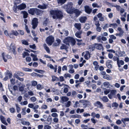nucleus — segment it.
Segmentation results:
<instances>
[{"label": "nucleus", "instance_id": "nucleus-1", "mask_svg": "<svg viewBox=\"0 0 129 129\" xmlns=\"http://www.w3.org/2000/svg\"><path fill=\"white\" fill-rule=\"evenodd\" d=\"M50 13L51 15H52V17L54 19H61L63 17L62 11L58 9L51 10Z\"/></svg>", "mask_w": 129, "mask_h": 129}, {"label": "nucleus", "instance_id": "nucleus-2", "mask_svg": "<svg viewBox=\"0 0 129 129\" xmlns=\"http://www.w3.org/2000/svg\"><path fill=\"white\" fill-rule=\"evenodd\" d=\"M63 42L66 45H70V43L72 46H74L76 44L75 39L72 37H68L65 38L63 40Z\"/></svg>", "mask_w": 129, "mask_h": 129}, {"label": "nucleus", "instance_id": "nucleus-3", "mask_svg": "<svg viewBox=\"0 0 129 129\" xmlns=\"http://www.w3.org/2000/svg\"><path fill=\"white\" fill-rule=\"evenodd\" d=\"M73 4L72 2H69L66 4H65L63 7L66 10V12L69 14H71L74 8H73Z\"/></svg>", "mask_w": 129, "mask_h": 129}, {"label": "nucleus", "instance_id": "nucleus-4", "mask_svg": "<svg viewBox=\"0 0 129 129\" xmlns=\"http://www.w3.org/2000/svg\"><path fill=\"white\" fill-rule=\"evenodd\" d=\"M41 11L36 8H30L28 10V12L30 14L33 15L36 14L37 15H39L40 14Z\"/></svg>", "mask_w": 129, "mask_h": 129}, {"label": "nucleus", "instance_id": "nucleus-5", "mask_svg": "<svg viewBox=\"0 0 129 129\" xmlns=\"http://www.w3.org/2000/svg\"><path fill=\"white\" fill-rule=\"evenodd\" d=\"M110 93L109 94L108 96L110 99H112L113 98H117L116 94L117 93V91L115 89L110 90Z\"/></svg>", "mask_w": 129, "mask_h": 129}, {"label": "nucleus", "instance_id": "nucleus-6", "mask_svg": "<svg viewBox=\"0 0 129 129\" xmlns=\"http://www.w3.org/2000/svg\"><path fill=\"white\" fill-rule=\"evenodd\" d=\"M54 40V38L53 36L51 35L49 36L47 38L46 41L48 45L50 46L53 42Z\"/></svg>", "mask_w": 129, "mask_h": 129}, {"label": "nucleus", "instance_id": "nucleus-7", "mask_svg": "<svg viewBox=\"0 0 129 129\" xmlns=\"http://www.w3.org/2000/svg\"><path fill=\"white\" fill-rule=\"evenodd\" d=\"M81 13L82 12L80 10H79V9L74 8L72 12L70 14H73V13H74L75 17H77L80 15Z\"/></svg>", "mask_w": 129, "mask_h": 129}, {"label": "nucleus", "instance_id": "nucleus-8", "mask_svg": "<svg viewBox=\"0 0 129 129\" xmlns=\"http://www.w3.org/2000/svg\"><path fill=\"white\" fill-rule=\"evenodd\" d=\"M38 23V19L36 18H34L32 21V28L35 29L37 26Z\"/></svg>", "mask_w": 129, "mask_h": 129}, {"label": "nucleus", "instance_id": "nucleus-9", "mask_svg": "<svg viewBox=\"0 0 129 129\" xmlns=\"http://www.w3.org/2000/svg\"><path fill=\"white\" fill-rule=\"evenodd\" d=\"M5 76L3 79L4 81H6L8 79V76L10 78H11L12 77V73H10V71L9 70L7 71L5 73Z\"/></svg>", "mask_w": 129, "mask_h": 129}, {"label": "nucleus", "instance_id": "nucleus-10", "mask_svg": "<svg viewBox=\"0 0 129 129\" xmlns=\"http://www.w3.org/2000/svg\"><path fill=\"white\" fill-rule=\"evenodd\" d=\"M9 47L10 48L9 49V50L10 51H12L14 54H16L15 49L16 47L15 45L13 44V43H12L10 44V46Z\"/></svg>", "mask_w": 129, "mask_h": 129}, {"label": "nucleus", "instance_id": "nucleus-11", "mask_svg": "<svg viewBox=\"0 0 129 129\" xmlns=\"http://www.w3.org/2000/svg\"><path fill=\"white\" fill-rule=\"evenodd\" d=\"M19 35V33L17 31L12 30L11 31V33L10 34V37L11 38H14L13 35L17 36Z\"/></svg>", "mask_w": 129, "mask_h": 129}, {"label": "nucleus", "instance_id": "nucleus-12", "mask_svg": "<svg viewBox=\"0 0 129 129\" xmlns=\"http://www.w3.org/2000/svg\"><path fill=\"white\" fill-rule=\"evenodd\" d=\"M84 9L85 12L88 14H90L92 11V9L90 8L89 6L87 5L84 6Z\"/></svg>", "mask_w": 129, "mask_h": 129}, {"label": "nucleus", "instance_id": "nucleus-13", "mask_svg": "<svg viewBox=\"0 0 129 129\" xmlns=\"http://www.w3.org/2000/svg\"><path fill=\"white\" fill-rule=\"evenodd\" d=\"M112 63V60H108L106 62V65L107 67L109 69H111L112 67L111 64Z\"/></svg>", "mask_w": 129, "mask_h": 129}, {"label": "nucleus", "instance_id": "nucleus-14", "mask_svg": "<svg viewBox=\"0 0 129 129\" xmlns=\"http://www.w3.org/2000/svg\"><path fill=\"white\" fill-rule=\"evenodd\" d=\"M26 8V5L23 3L18 6V9L20 10L24 9Z\"/></svg>", "mask_w": 129, "mask_h": 129}, {"label": "nucleus", "instance_id": "nucleus-15", "mask_svg": "<svg viewBox=\"0 0 129 129\" xmlns=\"http://www.w3.org/2000/svg\"><path fill=\"white\" fill-rule=\"evenodd\" d=\"M82 33V31L80 30L79 31H77L75 34V36L77 38H81L82 37L81 34Z\"/></svg>", "mask_w": 129, "mask_h": 129}, {"label": "nucleus", "instance_id": "nucleus-16", "mask_svg": "<svg viewBox=\"0 0 129 129\" xmlns=\"http://www.w3.org/2000/svg\"><path fill=\"white\" fill-rule=\"evenodd\" d=\"M0 120L2 123L6 125H7L8 123H7L4 117L3 116H1L0 117Z\"/></svg>", "mask_w": 129, "mask_h": 129}, {"label": "nucleus", "instance_id": "nucleus-17", "mask_svg": "<svg viewBox=\"0 0 129 129\" xmlns=\"http://www.w3.org/2000/svg\"><path fill=\"white\" fill-rule=\"evenodd\" d=\"M97 44V43H95L93 44L90 45L89 47V49L91 51H93L95 49Z\"/></svg>", "mask_w": 129, "mask_h": 129}, {"label": "nucleus", "instance_id": "nucleus-18", "mask_svg": "<svg viewBox=\"0 0 129 129\" xmlns=\"http://www.w3.org/2000/svg\"><path fill=\"white\" fill-rule=\"evenodd\" d=\"M94 105L95 106H98V105L99 106V107L101 108H103V104L100 101H97L94 104Z\"/></svg>", "mask_w": 129, "mask_h": 129}, {"label": "nucleus", "instance_id": "nucleus-19", "mask_svg": "<svg viewBox=\"0 0 129 129\" xmlns=\"http://www.w3.org/2000/svg\"><path fill=\"white\" fill-rule=\"evenodd\" d=\"M87 18L86 16H82L81 17L79 18V21L80 22L82 23H85Z\"/></svg>", "mask_w": 129, "mask_h": 129}, {"label": "nucleus", "instance_id": "nucleus-20", "mask_svg": "<svg viewBox=\"0 0 129 129\" xmlns=\"http://www.w3.org/2000/svg\"><path fill=\"white\" fill-rule=\"evenodd\" d=\"M47 5L43 3V5H39L38 6V7L42 9H46L47 8Z\"/></svg>", "mask_w": 129, "mask_h": 129}, {"label": "nucleus", "instance_id": "nucleus-21", "mask_svg": "<svg viewBox=\"0 0 129 129\" xmlns=\"http://www.w3.org/2000/svg\"><path fill=\"white\" fill-rule=\"evenodd\" d=\"M102 14L100 13H99L97 15L98 18H99V20L101 21H103L104 20V18L102 17Z\"/></svg>", "mask_w": 129, "mask_h": 129}, {"label": "nucleus", "instance_id": "nucleus-22", "mask_svg": "<svg viewBox=\"0 0 129 129\" xmlns=\"http://www.w3.org/2000/svg\"><path fill=\"white\" fill-rule=\"evenodd\" d=\"M74 26L78 30H80L81 29V24L80 23H75Z\"/></svg>", "mask_w": 129, "mask_h": 129}, {"label": "nucleus", "instance_id": "nucleus-23", "mask_svg": "<svg viewBox=\"0 0 129 129\" xmlns=\"http://www.w3.org/2000/svg\"><path fill=\"white\" fill-rule=\"evenodd\" d=\"M44 49L48 53H50V50L49 47L47 46L46 44L45 43L43 45Z\"/></svg>", "mask_w": 129, "mask_h": 129}, {"label": "nucleus", "instance_id": "nucleus-24", "mask_svg": "<svg viewBox=\"0 0 129 129\" xmlns=\"http://www.w3.org/2000/svg\"><path fill=\"white\" fill-rule=\"evenodd\" d=\"M52 79L51 80L53 82L54 81H59V79L57 77L53 75L52 76Z\"/></svg>", "mask_w": 129, "mask_h": 129}, {"label": "nucleus", "instance_id": "nucleus-25", "mask_svg": "<svg viewBox=\"0 0 129 129\" xmlns=\"http://www.w3.org/2000/svg\"><path fill=\"white\" fill-rule=\"evenodd\" d=\"M21 121V123L23 125H27L28 126H29L30 125V123L29 122H27L25 121L24 120H23L22 119H20Z\"/></svg>", "mask_w": 129, "mask_h": 129}, {"label": "nucleus", "instance_id": "nucleus-26", "mask_svg": "<svg viewBox=\"0 0 129 129\" xmlns=\"http://www.w3.org/2000/svg\"><path fill=\"white\" fill-rule=\"evenodd\" d=\"M76 40L78 42L77 44L78 46H80L81 45H83V44L84 45L85 44L82 43L81 42H82V40H79L77 39H76Z\"/></svg>", "mask_w": 129, "mask_h": 129}, {"label": "nucleus", "instance_id": "nucleus-27", "mask_svg": "<svg viewBox=\"0 0 129 129\" xmlns=\"http://www.w3.org/2000/svg\"><path fill=\"white\" fill-rule=\"evenodd\" d=\"M17 75L18 76H23L24 75V74L21 72H18L16 73H15L14 74V77H15V75Z\"/></svg>", "mask_w": 129, "mask_h": 129}, {"label": "nucleus", "instance_id": "nucleus-28", "mask_svg": "<svg viewBox=\"0 0 129 129\" xmlns=\"http://www.w3.org/2000/svg\"><path fill=\"white\" fill-rule=\"evenodd\" d=\"M47 121L48 122L49 124H50L51 123L52 121V118L50 115L48 116L47 118Z\"/></svg>", "mask_w": 129, "mask_h": 129}, {"label": "nucleus", "instance_id": "nucleus-29", "mask_svg": "<svg viewBox=\"0 0 129 129\" xmlns=\"http://www.w3.org/2000/svg\"><path fill=\"white\" fill-rule=\"evenodd\" d=\"M30 56L33 57V60L34 61H36L38 60V59L37 57V55H34L33 53H31Z\"/></svg>", "mask_w": 129, "mask_h": 129}, {"label": "nucleus", "instance_id": "nucleus-30", "mask_svg": "<svg viewBox=\"0 0 129 129\" xmlns=\"http://www.w3.org/2000/svg\"><path fill=\"white\" fill-rule=\"evenodd\" d=\"M21 13L23 14V18H26L27 17L28 14L26 11H22L21 12Z\"/></svg>", "mask_w": 129, "mask_h": 129}, {"label": "nucleus", "instance_id": "nucleus-31", "mask_svg": "<svg viewBox=\"0 0 129 129\" xmlns=\"http://www.w3.org/2000/svg\"><path fill=\"white\" fill-rule=\"evenodd\" d=\"M97 46H95L96 48L98 50H101L103 48L102 45L101 44H98L96 45Z\"/></svg>", "mask_w": 129, "mask_h": 129}, {"label": "nucleus", "instance_id": "nucleus-32", "mask_svg": "<svg viewBox=\"0 0 129 129\" xmlns=\"http://www.w3.org/2000/svg\"><path fill=\"white\" fill-rule=\"evenodd\" d=\"M101 99L103 102H107L109 101L108 99L106 96H104Z\"/></svg>", "mask_w": 129, "mask_h": 129}, {"label": "nucleus", "instance_id": "nucleus-33", "mask_svg": "<svg viewBox=\"0 0 129 129\" xmlns=\"http://www.w3.org/2000/svg\"><path fill=\"white\" fill-rule=\"evenodd\" d=\"M69 100V98L66 96H62L61 98V100L63 102H66L68 101Z\"/></svg>", "mask_w": 129, "mask_h": 129}, {"label": "nucleus", "instance_id": "nucleus-34", "mask_svg": "<svg viewBox=\"0 0 129 129\" xmlns=\"http://www.w3.org/2000/svg\"><path fill=\"white\" fill-rule=\"evenodd\" d=\"M124 64V61L122 60H120L118 61V64L119 65L117 64L119 68H120L121 66L120 65H123Z\"/></svg>", "mask_w": 129, "mask_h": 129}, {"label": "nucleus", "instance_id": "nucleus-35", "mask_svg": "<svg viewBox=\"0 0 129 129\" xmlns=\"http://www.w3.org/2000/svg\"><path fill=\"white\" fill-rule=\"evenodd\" d=\"M34 70L36 72L40 73L41 74H43L45 72V71L43 70H38L37 69H35Z\"/></svg>", "mask_w": 129, "mask_h": 129}, {"label": "nucleus", "instance_id": "nucleus-36", "mask_svg": "<svg viewBox=\"0 0 129 129\" xmlns=\"http://www.w3.org/2000/svg\"><path fill=\"white\" fill-rule=\"evenodd\" d=\"M67 0H57L58 3L61 5L64 4L66 2Z\"/></svg>", "mask_w": 129, "mask_h": 129}, {"label": "nucleus", "instance_id": "nucleus-37", "mask_svg": "<svg viewBox=\"0 0 129 129\" xmlns=\"http://www.w3.org/2000/svg\"><path fill=\"white\" fill-rule=\"evenodd\" d=\"M119 56L120 57L123 56H124V55L125 54V51H119L118 53Z\"/></svg>", "mask_w": 129, "mask_h": 129}, {"label": "nucleus", "instance_id": "nucleus-38", "mask_svg": "<svg viewBox=\"0 0 129 129\" xmlns=\"http://www.w3.org/2000/svg\"><path fill=\"white\" fill-rule=\"evenodd\" d=\"M103 78L108 80H111L110 76L107 74H106V75L103 76Z\"/></svg>", "mask_w": 129, "mask_h": 129}, {"label": "nucleus", "instance_id": "nucleus-39", "mask_svg": "<svg viewBox=\"0 0 129 129\" xmlns=\"http://www.w3.org/2000/svg\"><path fill=\"white\" fill-rule=\"evenodd\" d=\"M90 54L89 51H86V53L84 56V57L86 59L88 60V56Z\"/></svg>", "mask_w": 129, "mask_h": 129}, {"label": "nucleus", "instance_id": "nucleus-40", "mask_svg": "<svg viewBox=\"0 0 129 129\" xmlns=\"http://www.w3.org/2000/svg\"><path fill=\"white\" fill-rule=\"evenodd\" d=\"M113 60L114 61H117V64L119 65L118 64V61L119 60V58L118 57H117L116 56H114L113 57Z\"/></svg>", "mask_w": 129, "mask_h": 129}, {"label": "nucleus", "instance_id": "nucleus-41", "mask_svg": "<svg viewBox=\"0 0 129 129\" xmlns=\"http://www.w3.org/2000/svg\"><path fill=\"white\" fill-rule=\"evenodd\" d=\"M68 48L67 47L66 45L63 44L62 46H61L60 47V49L62 50L64 49L66 50Z\"/></svg>", "mask_w": 129, "mask_h": 129}, {"label": "nucleus", "instance_id": "nucleus-42", "mask_svg": "<svg viewBox=\"0 0 129 129\" xmlns=\"http://www.w3.org/2000/svg\"><path fill=\"white\" fill-rule=\"evenodd\" d=\"M26 107H25L22 109V111L21 112V114L22 115H25L26 114Z\"/></svg>", "mask_w": 129, "mask_h": 129}, {"label": "nucleus", "instance_id": "nucleus-43", "mask_svg": "<svg viewBox=\"0 0 129 129\" xmlns=\"http://www.w3.org/2000/svg\"><path fill=\"white\" fill-rule=\"evenodd\" d=\"M103 84V85L107 88H109V86L110 85V83L108 82H104Z\"/></svg>", "mask_w": 129, "mask_h": 129}, {"label": "nucleus", "instance_id": "nucleus-44", "mask_svg": "<svg viewBox=\"0 0 129 129\" xmlns=\"http://www.w3.org/2000/svg\"><path fill=\"white\" fill-rule=\"evenodd\" d=\"M22 55V57L23 58H24L26 56H29V54L28 52L25 51L24 52Z\"/></svg>", "mask_w": 129, "mask_h": 129}, {"label": "nucleus", "instance_id": "nucleus-45", "mask_svg": "<svg viewBox=\"0 0 129 129\" xmlns=\"http://www.w3.org/2000/svg\"><path fill=\"white\" fill-rule=\"evenodd\" d=\"M121 120L122 122L124 124H125V122L129 121V118H123L121 119Z\"/></svg>", "mask_w": 129, "mask_h": 129}, {"label": "nucleus", "instance_id": "nucleus-46", "mask_svg": "<svg viewBox=\"0 0 129 129\" xmlns=\"http://www.w3.org/2000/svg\"><path fill=\"white\" fill-rule=\"evenodd\" d=\"M15 106L16 108L17 112L18 113L20 111V107L18 106L17 104H16Z\"/></svg>", "mask_w": 129, "mask_h": 129}, {"label": "nucleus", "instance_id": "nucleus-47", "mask_svg": "<svg viewBox=\"0 0 129 129\" xmlns=\"http://www.w3.org/2000/svg\"><path fill=\"white\" fill-rule=\"evenodd\" d=\"M14 5L13 7V10L15 13L17 12V9L18 8V6L16 5Z\"/></svg>", "mask_w": 129, "mask_h": 129}, {"label": "nucleus", "instance_id": "nucleus-48", "mask_svg": "<svg viewBox=\"0 0 129 129\" xmlns=\"http://www.w3.org/2000/svg\"><path fill=\"white\" fill-rule=\"evenodd\" d=\"M22 69L24 71L26 72H31L32 71L31 69L28 68H23Z\"/></svg>", "mask_w": 129, "mask_h": 129}, {"label": "nucleus", "instance_id": "nucleus-49", "mask_svg": "<svg viewBox=\"0 0 129 129\" xmlns=\"http://www.w3.org/2000/svg\"><path fill=\"white\" fill-rule=\"evenodd\" d=\"M10 112L11 113H14L15 112V109L14 108L12 107L9 109Z\"/></svg>", "mask_w": 129, "mask_h": 129}, {"label": "nucleus", "instance_id": "nucleus-50", "mask_svg": "<svg viewBox=\"0 0 129 129\" xmlns=\"http://www.w3.org/2000/svg\"><path fill=\"white\" fill-rule=\"evenodd\" d=\"M48 23V20L47 18H46V19L44 21L43 25L46 26L47 25Z\"/></svg>", "mask_w": 129, "mask_h": 129}, {"label": "nucleus", "instance_id": "nucleus-51", "mask_svg": "<svg viewBox=\"0 0 129 129\" xmlns=\"http://www.w3.org/2000/svg\"><path fill=\"white\" fill-rule=\"evenodd\" d=\"M118 106V104L116 102H114L112 104V106L113 107H115L117 108Z\"/></svg>", "mask_w": 129, "mask_h": 129}, {"label": "nucleus", "instance_id": "nucleus-52", "mask_svg": "<svg viewBox=\"0 0 129 129\" xmlns=\"http://www.w3.org/2000/svg\"><path fill=\"white\" fill-rule=\"evenodd\" d=\"M104 89H106L104 91V93L105 95L107 94L110 92V89H106V88H104Z\"/></svg>", "mask_w": 129, "mask_h": 129}, {"label": "nucleus", "instance_id": "nucleus-53", "mask_svg": "<svg viewBox=\"0 0 129 129\" xmlns=\"http://www.w3.org/2000/svg\"><path fill=\"white\" fill-rule=\"evenodd\" d=\"M15 78L21 81H23L24 80L23 78H21L18 76L17 75H15Z\"/></svg>", "mask_w": 129, "mask_h": 129}, {"label": "nucleus", "instance_id": "nucleus-54", "mask_svg": "<svg viewBox=\"0 0 129 129\" xmlns=\"http://www.w3.org/2000/svg\"><path fill=\"white\" fill-rule=\"evenodd\" d=\"M81 127L82 128V129H88V126L87 125H85L84 124H82L81 125Z\"/></svg>", "mask_w": 129, "mask_h": 129}, {"label": "nucleus", "instance_id": "nucleus-55", "mask_svg": "<svg viewBox=\"0 0 129 129\" xmlns=\"http://www.w3.org/2000/svg\"><path fill=\"white\" fill-rule=\"evenodd\" d=\"M22 44L25 45H29L28 42L26 40H22Z\"/></svg>", "mask_w": 129, "mask_h": 129}, {"label": "nucleus", "instance_id": "nucleus-56", "mask_svg": "<svg viewBox=\"0 0 129 129\" xmlns=\"http://www.w3.org/2000/svg\"><path fill=\"white\" fill-rule=\"evenodd\" d=\"M29 47L30 48H32L33 49L35 50L36 49V46L35 44H33L32 45H30Z\"/></svg>", "mask_w": 129, "mask_h": 129}, {"label": "nucleus", "instance_id": "nucleus-57", "mask_svg": "<svg viewBox=\"0 0 129 129\" xmlns=\"http://www.w3.org/2000/svg\"><path fill=\"white\" fill-rule=\"evenodd\" d=\"M3 98L6 103H7L8 102V99L6 95H3Z\"/></svg>", "mask_w": 129, "mask_h": 129}, {"label": "nucleus", "instance_id": "nucleus-58", "mask_svg": "<svg viewBox=\"0 0 129 129\" xmlns=\"http://www.w3.org/2000/svg\"><path fill=\"white\" fill-rule=\"evenodd\" d=\"M64 76L65 78H67V77L71 78V75L68 73L65 74Z\"/></svg>", "mask_w": 129, "mask_h": 129}, {"label": "nucleus", "instance_id": "nucleus-59", "mask_svg": "<svg viewBox=\"0 0 129 129\" xmlns=\"http://www.w3.org/2000/svg\"><path fill=\"white\" fill-rule=\"evenodd\" d=\"M2 56L5 62H6L7 61V60L6 59L5 57V53H2Z\"/></svg>", "mask_w": 129, "mask_h": 129}, {"label": "nucleus", "instance_id": "nucleus-60", "mask_svg": "<svg viewBox=\"0 0 129 129\" xmlns=\"http://www.w3.org/2000/svg\"><path fill=\"white\" fill-rule=\"evenodd\" d=\"M15 2L14 4L15 5H17L21 3V0H15Z\"/></svg>", "mask_w": 129, "mask_h": 129}, {"label": "nucleus", "instance_id": "nucleus-61", "mask_svg": "<svg viewBox=\"0 0 129 129\" xmlns=\"http://www.w3.org/2000/svg\"><path fill=\"white\" fill-rule=\"evenodd\" d=\"M30 99L31 101L34 102H35L37 100L36 98L34 96L31 97Z\"/></svg>", "mask_w": 129, "mask_h": 129}, {"label": "nucleus", "instance_id": "nucleus-62", "mask_svg": "<svg viewBox=\"0 0 129 129\" xmlns=\"http://www.w3.org/2000/svg\"><path fill=\"white\" fill-rule=\"evenodd\" d=\"M37 84V82L36 81H33L31 85L33 86H35Z\"/></svg>", "mask_w": 129, "mask_h": 129}, {"label": "nucleus", "instance_id": "nucleus-63", "mask_svg": "<svg viewBox=\"0 0 129 129\" xmlns=\"http://www.w3.org/2000/svg\"><path fill=\"white\" fill-rule=\"evenodd\" d=\"M51 116L53 117H58V115L57 113H54L52 114Z\"/></svg>", "mask_w": 129, "mask_h": 129}, {"label": "nucleus", "instance_id": "nucleus-64", "mask_svg": "<svg viewBox=\"0 0 129 129\" xmlns=\"http://www.w3.org/2000/svg\"><path fill=\"white\" fill-rule=\"evenodd\" d=\"M44 129H50L51 127L50 126L48 125H46L44 126Z\"/></svg>", "mask_w": 129, "mask_h": 129}]
</instances>
